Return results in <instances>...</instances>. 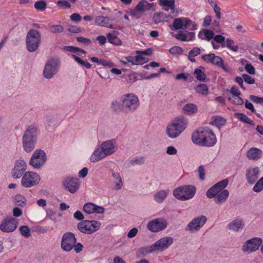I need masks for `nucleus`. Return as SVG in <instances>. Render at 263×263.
<instances>
[{"instance_id": "3c124183", "label": "nucleus", "mask_w": 263, "mask_h": 263, "mask_svg": "<svg viewBox=\"0 0 263 263\" xmlns=\"http://www.w3.org/2000/svg\"><path fill=\"white\" fill-rule=\"evenodd\" d=\"M153 22L155 24H158L163 21V18L160 13H156L153 15Z\"/></svg>"}, {"instance_id": "774afa93", "label": "nucleus", "mask_w": 263, "mask_h": 263, "mask_svg": "<svg viewBox=\"0 0 263 263\" xmlns=\"http://www.w3.org/2000/svg\"><path fill=\"white\" fill-rule=\"evenodd\" d=\"M73 246L74 247L73 248V249H74V251L77 253H79L80 252H81L82 251V250H83V246L82 245V243H81L80 242L76 243L73 245Z\"/></svg>"}, {"instance_id": "a18cd8bd", "label": "nucleus", "mask_w": 263, "mask_h": 263, "mask_svg": "<svg viewBox=\"0 0 263 263\" xmlns=\"http://www.w3.org/2000/svg\"><path fill=\"white\" fill-rule=\"evenodd\" d=\"M138 54L135 57L136 59V65H142L148 61V59L143 56L141 53H138Z\"/></svg>"}, {"instance_id": "aec40b11", "label": "nucleus", "mask_w": 263, "mask_h": 263, "mask_svg": "<svg viewBox=\"0 0 263 263\" xmlns=\"http://www.w3.org/2000/svg\"><path fill=\"white\" fill-rule=\"evenodd\" d=\"M26 170V163L23 159H20L16 161L14 167L12 171V176L13 178L17 179L20 178Z\"/></svg>"}, {"instance_id": "a878e982", "label": "nucleus", "mask_w": 263, "mask_h": 263, "mask_svg": "<svg viewBox=\"0 0 263 263\" xmlns=\"http://www.w3.org/2000/svg\"><path fill=\"white\" fill-rule=\"evenodd\" d=\"M188 22H190V19L188 18H176L173 22V27L175 30L185 29Z\"/></svg>"}, {"instance_id": "603ef678", "label": "nucleus", "mask_w": 263, "mask_h": 263, "mask_svg": "<svg viewBox=\"0 0 263 263\" xmlns=\"http://www.w3.org/2000/svg\"><path fill=\"white\" fill-rule=\"evenodd\" d=\"M170 52L173 54H181L182 53V49L178 46H174L169 50Z\"/></svg>"}, {"instance_id": "473e14b6", "label": "nucleus", "mask_w": 263, "mask_h": 263, "mask_svg": "<svg viewBox=\"0 0 263 263\" xmlns=\"http://www.w3.org/2000/svg\"><path fill=\"white\" fill-rule=\"evenodd\" d=\"M153 6V4L149 3L145 0H141L136 6V9L140 12H144L149 10Z\"/></svg>"}, {"instance_id": "1a4fd4ad", "label": "nucleus", "mask_w": 263, "mask_h": 263, "mask_svg": "<svg viewBox=\"0 0 263 263\" xmlns=\"http://www.w3.org/2000/svg\"><path fill=\"white\" fill-rule=\"evenodd\" d=\"M41 180L40 175L33 172H27L23 176L21 184L26 188H29L37 185Z\"/></svg>"}, {"instance_id": "72a5a7b5", "label": "nucleus", "mask_w": 263, "mask_h": 263, "mask_svg": "<svg viewBox=\"0 0 263 263\" xmlns=\"http://www.w3.org/2000/svg\"><path fill=\"white\" fill-rule=\"evenodd\" d=\"M226 122V120L223 118L219 116H215L212 118V120L210 124L220 128L225 124Z\"/></svg>"}, {"instance_id": "f8f14e48", "label": "nucleus", "mask_w": 263, "mask_h": 263, "mask_svg": "<svg viewBox=\"0 0 263 263\" xmlns=\"http://www.w3.org/2000/svg\"><path fill=\"white\" fill-rule=\"evenodd\" d=\"M59 69L58 61L54 59L48 60L45 64L43 70L44 77L47 79L52 78Z\"/></svg>"}, {"instance_id": "b1692460", "label": "nucleus", "mask_w": 263, "mask_h": 263, "mask_svg": "<svg viewBox=\"0 0 263 263\" xmlns=\"http://www.w3.org/2000/svg\"><path fill=\"white\" fill-rule=\"evenodd\" d=\"M106 157H107L99 145L91 154L90 161L92 163H95L105 159Z\"/></svg>"}, {"instance_id": "c756f323", "label": "nucleus", "mask_w": 263, "mask_h": 263, "mask_svg": "<svg viewBox=\"0 0 263 263\" xmlns=\"http://www.w3.org/2000/svg\"><path fill=\"white\" fill-rule=\"evenodd\" d=\"M262 155L261 151L256 147L250 148L247 153V157L250 159L257 160L261 158Z\"/></svg>"}, {"instance_id": "37998d69", "label": "nucleus", "mask_w": 263, "mask_h": 263, "mask_svg": "<svg viewBox=\"0 0 263 263\" xmlns=\"http://www.w3.org/2000/svg\"><path fill=\"white\" fill-rule=\"evenodd\" d=\"M226 46L230 50L237 52L238 50V46L237 45H234V41L232 40L227 39L226 40Z\"/></svg>"}, {"instance_id": "58836bf2", "label": "nucleus", "mask_w": 263, "mask_h": 263, "mask_svg": "<svg viewBox=\"0 0 263 263\" xmlns=\"http://www.w3.org/2000/svg\"><path fill=\"white\" fill-rule=\"evenodd\" d=\"M202 33H203L205 36V39L208 41H210V40L214 37V33L212 31L208 29H205L203 31V32L200 31L198 34L199 37L202 40L204 39L203 37H201V35Z\"/></svg>"}, {"instance_id": "09e8293b", "label": "nucleus", "mask_w": 263, "mask_h": 263, "mask_svg": "<svg viewBox=\"0 0 263 263\" xmlns=\"http://www.w3.org/2000/svg\"><path fill=\"white\" fill-rule=\"evenodd\" d=\"M228 99L234 104L237 105H242L243 103V99L239 96L230 97Z\"/></svg>"}, {"instance_id": "f704fd0d", "label": "nucleus", "mask_w": 263, "mask_h": 263, "mask_svg": "<svg viewBox=\"0 0 263 263\" xmlns=\"http://www.w3.org/2000/svg\"><path fill=\"white\" fill-rule=\"evenodd\" d=\"M204 68L202 66L196 68L194 70V74L196 79L200 81H204L206 79V76L204 73Z\"/></svg>"}, {"instance_id": "7c9ffc66", "label": "nucleus", "mask_w": 263, "mask_h": 263, "mask_svg": "<svg viewBox=\"0 0 263 263\" xmlns=\"http://www.w3.org/2000/svg\"><path fill=\"white\" fill-rule=\"evenodd\" d=\"M198 110L197 106L194 103L186 104L182 108L183 113L187 115L196 114Z\"/></svg>"}, {"instance_id": "7ed1b4c3", "label": "nucleus", "mask_w": 263, "mask_h": 263, "mask_svg": "<svg viewBox=\"0 0 263 263\" xmlns=\"http://www.w3.org/2000/svg\"><path fill=\"white\" fill-rule=\"evenodd\" d=\"M193 142L201 146H212L216 143V136L208 128H201L192 136Z\"/></svg>"}, {"instance_id": "de8ad7c7", "label": "nucleus", "mask_w": 263, "mask_h": 263, "mask_svg": "<svg viewBox=\"0 0 263 263\" xmlns=\"http://www.w3.org/2000/svg\"><path fill=\"white\" fill-rule=\"evenodd\" d=\"M50 31L53 33H61L63 31L64 28L60 25H52L50 27Z\"/></svg>"}, {"instance_id": "a19ab883", "label": "nucleus", "mask_w": 263, "mask_h": 263, "mask_svg": "<svg viewBox=\"0 0 263 263\" xmlns=\"http://www.w3.org/2000/svg\"><path fill=\"white\" fill-rule=\"evenodd\" d=\"M235 116L241 121L250 125L253 124V121L249 118L246 115L241 113H236Z\"/></svg>"}, {"instance_id": "680f3d73", "label": "nucleus", "mask_w": 263, "mask_h": 263, "mask_svg": "<svg viewBox=\"0 0 263 263\" xmlns=\"http://www.w3.org/2000/svg\"><path fill=\"white\" fill-rule=\"evenodd\" d=\"M197 28V26L196 23L194 22H192L191 20H190V22L187 23L186 25V29H187L189 30H195Z\"/></svg>"}, {"instance_id": "20e7f679", "label": "nucleus", "mask_w": 263, "mask_h": 263, "mask_svg": "<svg viewBox=\"0 0 263 263\" xmlns=\"http://www.w3.org/2000/svg\"><path fill=\"white\" fill-rule=\"evenodd\" d=\"M39 133L38 127L32 124L27 127L22 137L23 148L26 152H31L35 148Z\"/></svg>"}, {"instance_id": "bb28decb", "label": "nucleus", "mask_w": 263, "mask_h": 263, "mask_svg": "<svg viewBox=\"0 0 263 263\" xmlns=\"http://www.w3.org/2000/svg\"><path fill=\"white\" fill-rule=\"evenodd\" d=\"M95 23L97 25L112 29L113 25L110 22V19L107 16L99 15L95 18Z\"/></svg>"}, {"instance_id": "4c0bfd02", "label": "nucleus", "mask_w": 263, "mask_h": 263, "mask_svg": "<svg viewBox=\"0 0 263 263\" xmlns=\"http://www.w3.org/2000/svg\"><path fill=\"white\" fill-rule=\"evenodd\" d=\"M200 53V49L198 47H194L189 52L188 59L192 62H195L194 57Z\"/></svg>"}, {"instance_id": "2eb2a0df", "label": "nucleus", "mask_w": 263, "mask_h": 263, "mask_svg": "<svg viewBox=\"0 0 263 263\" xmlns=\"http://www.w3.org/2000/svg\"><path fill=\"white\" fill-rule=\"evenodd\" d=\"M262 242L259 237H253L245 241L242 246L241 250L243 253H251L257 251Z\"/></svg>"}, {"instance_id": "052dcab7", "label": "nucleus", "mask_w": 263, "mask_h": 263, "mask_svg": "<svg viewBox=\"0 0 263 263\" xmlns=\"http://www.w3.org/2000/svg\"><path fill=\"white\" fill-rule=\"evenodd\" d=\"M99 65H102L104 66H108L109 67L114 66V64L111 61H107L102 59L99 60Z\"/></svg>"}, {"instance_id": "79ce46f5", "label": "nucleus", "mask_w": 263, "mask_h": 263, "mask_svg": "<svg viewBox=\"0 0 263 263\" xmlns=\"http://www.w3.org/2000/svg\"><path fill=\"white\" fill-rule=\"evenodd\" d=\"M21 235L25 238H28L31 236L30 229L27 226H22L19 228Z\"/></svg>"}, {"instance_id": "ea45409f", "label": "nucleus", "mask_w": 263, "mask_h": 263, "mask_svg": "<svg viewBox=\"0 0 263 263\" xmlns=\"http://www.w3.org/2000/svg\"><path fill=\"white\" fill-rule=\"evenodd\" d=\"M71 57L78 63H79L80 65L85 67L86 68L90 69L91 67V65L87 61L82 60L81 58L77 57L74 54H71Z\"/></svg>"}, {"instance_id": "8fccbe9b", "label": "nucleus", "mask_w": 263, "mask_h": 263, "mask_svg": "<svg viewBox=\"0 0 263 263\" xmlns=\"http://www.w3.org/2000/svg\"><path fill=\"white\" fill-rule=\"evenodd\" d=\"M34 7L38 10L43 11L46 8V3L44 1L36 2L34 4Z\"/></svg>"}, {"instance_id": "c03bdc74", "label": "nucleus", "mask_w": 263, "mask_h": 263, "mask_svg": "<svg viewBox=\"0 0 263 263\" xmlns=\"http://www.w3.org/2000/svg\"><path fill=\"white\" fill-rule=\"evenodd\" d=\"M263 190V177L256 183L253 188L254 192L259 193Z\"/></svg>"}, {"instance_id": "ddd939ff", "label": "nucleus", "mask_w": 263, "mask_h": 263, "mask_svg": "<svg viewBox=\"0 0 263 263\" xmlns=\"http://www.w3.org/2000/svg\"><path fill=\"white\" fill-rule=\"evenodd\" d=\"M46 160L45 153L41 149L34 152L29 161V164L34 168H40Z\"/></svg>"}, {"instance_id": "0e129e2a", "label": "nucleus", "mask_w": 263, "mask_h": 263, "mask_svg": "<svg viewBox=\"0 0 263 263\" xmlns=\"http://www.w3.org/2000/svg\"><path fill=\"white\" fill-rule=\"evenodd\" d=\"M250 99L256 103H263V98L259 97L254 95H250Z\"/></svg>"}, {"instance_id": "bf43d9fd", "label": "nucleus", "mask_w": 263, "mask_h": 263, "mask_svg": "<svg viewBox=\"0 0 263 263\" xmlns=\"http://www.w3.org/2000/svg\"><path fill=\"white\" fill-rule=\"evenodd\" d=\"M213 9L217 19L220 20L221 18L220 8L218 6V4H214Z\"/></svg>"}, {"instance_id": "393cba45", "label": "nucleus", "mask_w": 263, "mask_h": 263, "mask_svg": "<svg viewBox=\"0 0 263 263\" xmlns=\"http://www.w3.org/2000/svg\"><path fill=\"white\" fill-rule=\"evenodd\" d=\"M201 59L208 63H211L216 66L221 64L222 58L215 55L214 53L203 55L201 57Z\"/></svg>"}, {"instance_id": "6e6d98bb", "label": "nucleus", "mask_w": 263, "mask_h": 263, "mask_svg": "<svg viewBox=\"0 0 263 263\" xmlns=\"http://www.w3.org/2000/svg\"><path fill=\"white\" fill-rule=\"evenodd\" d=\"M144 163V159L143 157H136L131 161L132 164L141 165Z\"/></svg>"}, {"instance_id": "dca6fc26", "label": "nucleus", "mask_w": 263, "mask_h": 263, "mask_svg": "<svg viewBox=\"0 0 263 263\" xmlns=\"http://www.w3.org/2000/svg\"><path fill=\"white\" fill-rule=\"evenodd\" d=\"M173 239L171 237H163L152 245L154 252H162L172 245Z\"/></svg>"}, {"instance_id": "4d7b16f0", "label": "nucleus", "mask_w": 263, "mask_h": 263, "mask_svg": "<svg viewBox=\"0 0 263 263\" xmlns=\"http://www.w3.org/2000/svg\"><path fill=\"white\" fill-rule=\"evenodd\" d=\"M138 232V230L136 228H133L127 233V236L129 238L135 237Z\"/></svg>"}, {"instance_id": "a211bd4d", "label": "nucleus", "mask_w": 263, "mask_h": 263, "mask_svg": "<svg viewBox=\"0 0 263 263\" xmlns=\"http://www.w3.org/2000/svg\"><path fill=\"white\" fill-rule=\"evenodd\" d=\"M207 218L204 215L196 217L189 223L186 229L190 231H198L203 226Z\"/></svg>"}, {"instance_id": "c9c22d12", "label": "nucleus", "mask_w": 263, "mask_h": 263, "mask_svg": "<svg viewBox=\"0 0 263 263\" xmlns=\"http://www.w3.org/2000/svg\"><path fill=\"white\" fill-rule=\"evenodd\" d=\"M195 90L196 92L202 95L206 96L209 93V88L208 86L205 84H200L198 85L195 88Z\"/></svg>"}, {"instance_id": "2f4dec72", "label": "nucleus", "mask_w": 263, "mask_h": 263, "mask_svg": "<svg viewBox=\"0 0 263 263\" xmlns=\"http://www.w3.org/2000/svg\"><path fill=\"white\" fill-rule=\"evenodd\" d=\"M117 31H114L113 33H108L107 34V38L109 43L115 45L120 46L122 44V42L117 36L116 33Z\"/></svg>"}, {"instance_id": "f257e3e1", "label": "nucleus", "mask_w": 263, "mask_h": 263, "mask_svg": "<svg viewBox=\"0 0 263 263\" xmlns=\"http://www.w3.org/2000/svg\"><path fill=\"white\" fill-rule=\"evenodd\" d=\"M140 101L138 97L133 93L123 95L120 102L116 101L111 103V108L115 111L120 110L125 114L134 112L139 106Z\"/></svg>"}, {"instance_id": "423d86ee", "label": "nucleus", "mask_w": 263, "mask_h": 263, "mask_svg": "<svg viewBox=\"0 0 263 263\" xmlns=\"http://www.w3.org/2000/svg\"><path fill=\"white\" fill-rule=\"evenodd\" d=\"M196 188L192 185H184L176 188L173 192V196L178 200L186 201L195 196Z\"/></svg>"}, {"instance_id": "cd10ccee", "label": "nucleus", "mask_w": 263, "mask_h": 263, "mask_svg": "<svg viewBox=\"0 0 263 263\" xmlns=\"http://www.w3.org/2000/svg\"><path fill=\"white\" fill-rule=\"evenodd\" d=\"M169 192L168 190H160L154 194V200L156 203L161 204L166 199Z\"/></svg>"}, {"instance_id": "6ab92c4d", "label": "nucleus", "mask_w": 263, "mask_h": 263, "mask_svg": "<svg viewBox=\"0 0 263 263\" xmlns=\"http://www.w3.org/2000/svg\"><path fill=\"white\" fill-rule=\"evenodd\" d=\"M100 146L106 157L114 154L118 149L114 140H108L103 142Z\"/></svg>"}, {"instance_id": "5fc2aeb1", "label": "nucleus", "mask_w": 263, "mask_h": 263, "mask_svg": "<svg viewBox=\"0 0 263 263\" xmlns=\"http://www.w3.org/2000/svg\"><path fill=\"white\" fill-rule=\"evenodd\" d=\"M70 20L76 23H79L82 20V16L78 13H72L70 16Z\"/></svg>"}, {"instance_id": "e433bc0d", "label": "nucleus", "mask_w": 263, "mask_h": 263, "mask_svg": "<svg viewBox=\"0 0 263 263\" xmlns=\"http://www.w3.org/2000/svg\"><path fill=\"white\" fill-rule=\"evenodd\" d=\"M154 252L152 246H147L144 248H142L137 250L136 254L138 257L143 256L147 253Z\"/></svg>"}, {"instance_id": "13d9d810", "label": "nucleus", "mask_w": 263, "mask_h": 263, "mask_svg": "<svg viewBox=\"0 0 263 263\" xmlns=\"http://www.w3.org/2000/svg\"><path fill=\"white\" fill-rule=\"evenodd\" d=\"M199 179L203 180L205 178V170L203 166L200 165L198 168Z\"/></svg>"}, {"instance_id": "c85d7f7f", "label": "nucleus", "mask_w": 263, "mask_h": 263, "mask_svg": "<svg viewBox=\"0 0 263 263\" xmlns=\"http://www.w3.org/2000/svg\"><path fill=\"white\" fill-rule=\"evenodd\" d=\"M159 4L162 7H164V10L165 11L170 10L171 13L175 12V0H159Z\"/></svg>"}, {"instance_id": "f3484780", "label": "nucleus", "mask_w": 263, "mask_h": 263, "mask_svg": "<svg viewBox=\"0 0 263 263\" xmlns=\"http://www.w3.org/2000/svg\"><path fill=\"white\" fill-rule=\"evenodd\" d=\"M63 187L70 193H74L79 188L80 182L78 178H66L63 182Z\"/></svg>"}, {"instance_id": "e2e57ef3", "label": "nucleus", "mask_w": 263, "mask_h": 263, "mask_svg": "<svg viewBox=\"0 0 263 263\" xmlns=\"http://www.w3.org/2000/svg\"><path fill=\"white\" fill-rule=\"evenodd\" d=\"M174 36L178 40H180L181 41L186 42L187 38L185 36V33H183L182 32H179L178 33L176 34Z\"/></svg>"}, {"instance_id": "4468645a", "label": "nucleus", "mask_w": 263, "mask_h": 263, "mask_svg": "<svg viewBox=\"0 0 263 263\" xmlns=\"http://www.w3.org/2000/svg\"><path fill=\"white\" fill-rule=\"evenodd\" d=\"M167 226V220L164 218H157L149 221L147 229L152 232H158L164 230Z\"/></svg>"}, {"instance_id": "9d476101", "label": "nucleus", "mask_w": 263, "mask_h": 263, "mask_svg": "<svg viewBox=\"0 0 263 263\" xmlns=\"http://www.w3.org/2000/svg\"><path fill=\"white\" fill-rule=\"evenodd\" d=\"M18 221L14 217L9 216L4 218L0 224V230L4 233H11L17 228Z\"/></svg>"}, {"instance_id": "69168bd1", "label": "nucleus", "mask_w": 263, "mask_h": 263, "mask_svg": "<svg viewBox=\"0 0 263 263\" xmlns=\"http://www.w3.org/2000/svg\"><path fill=\"white\" fill-rule=\"evenodd\" d=\"M245 69L250 74L255 73V68L251 64H246L245 65Z\"/></svg>"}, {"instance_id": "5701e85b", "label": "nucleus", "mask_w": 263, "mask_h": 263, "mask_svg": "<svg viewBox=\"0 0 263 263\" xmlns=\"http://www.w3.org/2000/svg\"><path fill=\"white\" fill-rule=\"evenodd\" d=\"M259 170L257 167L250 168L247 170L246 176L249 184H254L259 177Z\"/></svg>"}, {"instance_id": "6e6552de", "label": "nucleus", "mask_w": 263, "mask_h": 263, "mask_svg": "<svg viewBox=\"0 0 263 263\" xmlns=\"http://www.w3.org/2000/svg\"><path fill=\"white\" fill-rule=\"evenodd\" d=\"M101 226L99 221L85 220L79 222L77 228L82 233L90 234L99 230Z\"/></svg>"}, {"instance_id": "49530a36", "label": "nucleus", "mask_w": 263, "mask_h": 263, "mask_svg": "<svg viewBox=\"0 0 263 263\" xmlns=\"http://www.w3.org/2000/svg\"><path fill=\"white\" fill-rule=\"evenodd\" d=\"M15 203L17 206H23L25 204V198L24 197L17 195L14 197Z\"/></svg>"}, {"instance_id": "39448f33", "label": "nucleus", "mask_w": 263, "mask_h": 263, "mask_svg": "<svg viewBox=\"0 0 263 263\" xmlns=\"http://www.w3.org/2000/svg\"><path fill=\"white\" fill-rule=\"evenodd\" d=\"M188 124L187 119L184 117H177L167 125L166 134L171 139L176 138L186 129Z\"/></svg>"}, {"instance_id": "9b49d317", "label": "nucleus", "mask_w": 263, "mask_h": 263, "mask_svg": "<svg viewBox=\"0 0 263 263\" xmlns=\"http://www.w3.org/2000/svg\"><path fill=\"white\" fill-rule=\"evenodd\" d=\"M77 242V238L73 233H65L62 236L61 242L62 250L66 252L71 251Z\"/></svg>"}, {"instance_id": "864d4df0", "label": "nucleus", "mask_w": 263, "mask_h": 263, "mask_svg": "<svg viewBox=\"0 0 263 263\" xmlns=\"http://www.w3.org/2000/svg\"><path fill=\"white\" fill-rule=\"evenodd\" d=\"M242 77L243 79V80L249 84H253L255 83V80L252 78L251 76L247 74H243Z\"/></svg>"}, {"instance_id": "f03ea898", "label": "nucleus", "mask_w": 263, "mask_h": 263, "mask_svg": "<svg viewBox=\"0 0 263 263\" xmlns=\"http://www.w3.org/2000/svg\"><path fill=\"white\" fill-rule=\"evenodd\" d=\"M228 183V179H224L212 186L206 191L207 197L210 199L214 198V202L217 204L224 202L229 196V191L224 190Z\"/></svg>"}, {"instance_id": "338daca9", "label": "nucleus", "mask_w": 263, "mask_h": 263, "mask_svg": "<svg viewBox=\"0 0 263 263\" xmlns=\"http://www.w3.org/2000/svg\"><path fill=\"white\" fill-rule=\"evenodd\" d=\"M77 40L78 42L86 45H89L91 43L90 40L84 37H78Z\"/></svg>"}, {"instance_id": "412c9836", "label": "nucleus", "mask_w": 263, "mask_h": 263, "mask_svg": "<svg viewBox=\"0 0 263 263\" xmlns=\"http://www.w3.org/2000/svg\"><path fill=\"white\" fill-rule=\"evenodd\" d=\"M245 228V222L242 218H235L227 225V228L231 231L237 232L242 231Z\"/></svg>"}, {"instance_id": "0eeeda50", "label": "nucleus", "mask_w": 263, "mask_h": 263, "mask_svg": "<svg viewBox=\"0 0 263 263\" xmlns=\"http://www.w3.org/2000/svg\"><path fill=\"white\" fill-rule=\"evenodd\" d=\"M41 40V35L39 31L30 29L27 33L26 37V46L29 52L35 51L39 48Z\"/></svg>"}, {"instance_id": "4be33fe9", "label": "nucleus", "mask_w": 263, "mask_h": 263, "mask_svg": "<svg viewBox=\"0 0 263 263\" xmlns=\"http://www.w3.org/2000/svg\"><path fill=\"white\" fill-rule=\"evenodd\" d=\"M84 212L88 214L92 213L103 214L105 209L103 206L97 205L91 202L85 203L83 206Z\"/></svg>"}]
</instances>
